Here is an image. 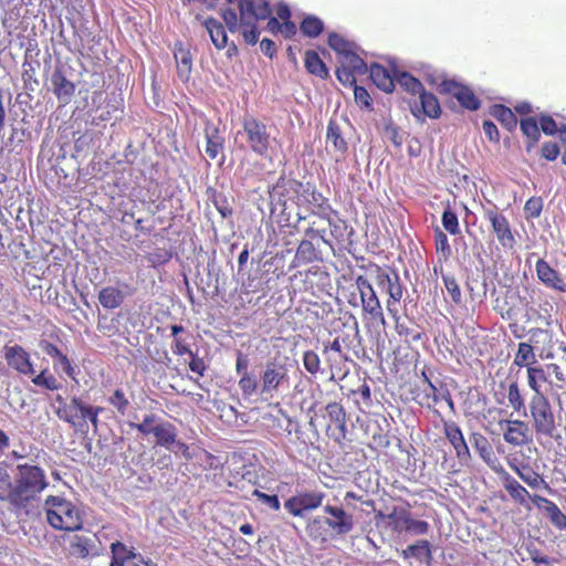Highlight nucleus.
<instances>
[{"label": "nucleus", "instance_id": "obj_1", "mask_svg": "<svg viewBox=\"0 0 566 566\" xmlns=\"http://www.w3.org/2000/svg\"><path fill=\"white\" fill-rule=\"evenodd\" d=\"M10 465L0 462V502L17 510H25L38 501L40 494L49 486L45 470L32 463L15 465L11 474Z\"/></svg>", "mask_w": 566, "mask_h": 566}, {"label": "nucleus", "instance_id": "obj_2", "mask_svg": "<svg viewBox=\"0 0 566 566\" xmlns=\"http://www.w3.org/2000/svg\"><path fill=\"white\" fill-rule=\"evenodd\" d=\"M402 91L418 96L419 98L408 102L411 115L420 123L426 119H438L441 116V106L436 95L427 91L420 80L416 78L411 73L398 72L396 73V82Z\"/></svg>", "mask_w": 566, "mask_h": 566}, {"label": "nucleus", "instance_id": "obj_3", "mask_svg": "<svg viewBox=\"0 0 566 566\" xmlns=\"http://www.w3.org/2000/svg\"><path fill=\"white\" fill-rule=\"evenodd\" d=\"M44 512L49 526L57 531L77 532L82 530L83 511L64 496H45Z\"/></svg>", "mask_w": 566, "mask_h": 566}, {"label": "nucleus", "instance_id": "obj_4", "mask_svg": "<svg viewBox=\"0 0 566 566\" xmlns=\"http://www.w3.org/2000/svg\"><path fill=\"white\" fill-rule=\"evenodd\" d=\"M323 513H325V517L316 516L308 524L312 538L326 541V531L322 530L323 525L327 526L334 536H345L354 531V516L343 507L326 504L323 506Z\"/></svg>", "mask_w": 566, "mask_h": 566}, {"label": "nucleus", "instance_id": "obj_5", "mask_svg": "<svg viewBox=\"0 0 566 566\" xmlns=\"http://www.w3.org/2000/svg\"><path fill=\"white\" fill-rule=\"evenodd\" d=\"M229 3H238L239 15H241L242 40L248 45H254L260 39L258 22L272 14L269 1L266 0H227Z\"/></svg>", "mask_w": 566, "mask_h": 566}, {"label": "nucleus", "instance_id": "obj_6", "mask_svg": "<svg viewBox=\"0 0 566 566\" xmlns=\"http://www.w3.org/2000/svg\"><path fill=\"white\" fill-rule=\"evenodd\" d=\"M531 412L532 429L537 439H553L556 432V417L549 400L544 395H534L528 402Z\"/></svg>", "mask_w": 566, "mask_h": 566}, {"label": "nucleus", "instance_id": "obj_7", "mask_svg": "<svg viewBox=\"0 0 566 566\" xmlns=\"http://www.w3.org/2000/svg\"><path fill=\"white\" fill-rule=\"evenodd\" d=\"M410 507L409 503L405 502V506H395L388 514L378 511L375 514V518H387L389 521V528L397 534L426 535L429 532V523L423 520L413 518L411 511H409Z\"/></svg>", "mask_w": 566, "mask_h": 566}, {"label": "nucleus", "instance_id": "obj_8", "mask_svg": "<svg viewBox=\"0 0 566 566\" xmlns=\"http://www.w3.org/2000/svg\"><path fill=\"white\" fill-rule=\"evenodd\" d=\"M374 279L375 285L387 293V312L396 314L394 307L402 298V285L399 282V274L389 266H379L377 263H370L366 266Z\"/></svg>", "mask_w": 566, "mask_h": 566}, {"label": "nucleus", "instance_id": "obj_9", "mask_svg": "<svg viewBox=\"0 0 566 566\" xmlns=\"http://www.w3.org/2000/svg\"><path fill=\"white\" fill-rule=\"evenodd\" d=\"M317 190V188L310 184L303 182L294 178L280 177L269 190V198H271L272 211L279 207L281 213L287 208V202H292L305 195V191Z\"/></svg>", "mask_w": 566, "mask_h": 566}, {"label": "nucleus", "instance_id": "obj_10", "mask_svg": "<svg viewBox=\"0 0 566 566\" xmlns=\"http://www.w3.org/2000/svg\"><path fill=\"white\" fill-rule=\"evenodd\" d=\"M220 15L221 20H223V23L214 18H206L205 20L206 31H208V34H210L211 43H213L217 50L227 48V31L230 33L242 31L239 11L226 8L221 10Z\"/></svg>", "mask_w": 566, "mask_h": 566}, {"label": "nucleus", "instance_id": "obj_11", "mask_svg": "<svg viewBox=\"0 0 566 566\" xmlns=\"http://www.w3.org/2000/svg\"><path fill=\"white\" fill-rule=\"evenodd\" d=\"M247 137V145L250 151L259 157H268L272 138L269 128L264 123L252 115L242 117V130L239 132Z\"/></svg>", "mask_w": 566, "mask_h": 566}, {"label": "nucleus", "instance_id": "obj_12", "mask_svg": "<svg viewBox=\"0 0 566 566\" xmlns=\"http://www.w3.org/2000/svg\"><path fill=\"white\" fill-rule=\"evenodd\" d=\"M356 291L359 293L358 307H361L363 319L370 324L385 325L384 311L371 283L364 275L356 276Z\"/></svg>", "mask_w": 566, "mask_h": 566}, {"label": "nucleus", "instance_id": "obj_13", "mask_svg": "<svg viewBox=\"0 0 566 566\" xmlns=\"http://www.w3.org/2000/svg\"><path fill=\"white\" fill-rule=\"evenodd\" d=\"M57 407L54 409V413H56L57 419L70 424L76 426L78 423V417H86L94 413H102L103 407H97L93 405H88L80 397H72L70 401H66L64 397L57 395L56 398Z\"/></svg>", "mask_w": 566, "mask_h": 566}, {"label": "nucleus", "instance_id": "obj_14", "mask_svg": "<svg viewBox=\"0 0 566 566\" xmlns=\"http://www.w3.org/2000/svg\"><path fill=\"white\" fill-rule=\"evenodd\" d=\"M298 207L307 211V216L298 213V221L306 220L307 217H317L322 220H329V217H336V210L331 206L329 199L326 198L318 190L305 191V195L301 198L292 201Z\"/></svg>", "mask_w": 566, "mask_h": 566}, {"label": "nucleus", "instance_id": "obj_15", "mask_svg": "<svg viewBox=\"0 0 566 566\" xmlns=\"http://www.w3.org/2000/svg\"><path fill=\"white\" fill-rule=\"evenodd\" d=\"M483 217L492 229L495 239H497L499 245L504 250H512L516 245V239L514 238V231L511 229V223L507 217L495 206L493 208L483 209Z\"/></svg>", "mask_w": 566, "mask_h": 566}, {"label": "nucleus", "instance_id": "obj_16", "mask_svg": "<svg viewBox=\"0 0 566 566\" xmlns=\"http://www.w3.org/2000/svg\"><path fill=\"white\" fill-rule=\"evenodd\" d=\"M103 552V545L95 533L85 531L70 537L69 554L78 559L96 557Z\"/></svg>", "mask_w": 566, "mask_h": 566}, {"label": "nucleus", "instance_id": "obj_17", "mask_svg": "<svg viewBox=\"0 0 566 566\" xmlns=\"http://www.w3.org/2000/svg\"><path fill=\"white\" fill-rule=\"evenodd\" d=\"M326 495L322 491H305L284 501V510L293 517H304L306 513L321 507Z\"/></svg>", "mask_w": 566, "mask_h": 566}, {"label": "nucleus", "instance_id": "obj_18", "mask_svg": "<svg viewBox=\"0 0 566 566\" xmlns=\"http://www.w3.org/2000/svg\"><path fill=\"white\" fill-rule=\"evenodd\" d=\"M499 427L502 429V439L512 448H522L533 441V434L535 433L532 432L533 428L522 420H501Z\"/></svg>", "mask_w": 566, "mask_h": 566}, {"label": "nucleus", "instance_id": "obj_19", "mask_svg": "<svg viewBox=\"0 0 566 566\" xmlns=\"http://www.w3.org/2000/svg\"><path fill=\"white\" fill-rule=\"evenodd\" d=\"M440 94L451 96L459 102L462 108L475 112L481 107V101L474 94V91L463 83L454 80H443L440 83Z\"/></svg>", "mask_w": 566, "mask_h": 566}, {"label": "nucleus", "instance_id": "obj_20", "mask_svg": "<svg viewBox=\"0 0 566 566\" xmlns=\"http://www.w3.org/2000/svg\"><path fill=\"white\" fill-rule=\"evenodd\" d=\"M326 434L336 443L342 444L346 438V415L342 403L334 401L328 402L325 407Z\"/></svg>", "mask_w": 566, "mask_h": 566}, {"label": "nucleus", "instance_id": "obj_21", "mask_svg": "<svg viewBox=\"0 0 566 566\" xmlns=\"http://www.w3.org/2000/svg\"><path fill=\"white\" fill-rule=\"evenodd\" d=\"M3 359L9 368L20 375L32 376L34 374L31 357L24 347L18 344L3 346Z\"/></svg>", "mask_w": 566, "mask_h": 566}, {"label": "nucleus", "instance_id": "obj_22", "mask_svg": "<svg viewBox=\"0 0 566 566\" xmlns=\"http://www.w3.org/2000/svg\"><path fill=\"white\" fill-rule=\"evenodd\" d=\"M235 374H238V387L244 398H250L258 389V377L249 369V358L242 352L235 354Z\"/></svg>", "mask_w": 566, "mask_h": 566}, {"label": "nucleus", "instance_id": "obj_23", "mask_svg": "<svg viewBox=\"0 0 566 566\" xmlns=\"http://www.w3.org/2000/svg\"><path fill=\"white\" fill-rule=\"evenodd\" d=\"M443 434L455 451L459 462L467 465L470 461L469 447L463 438L462 430L453 420L443 421Z\"/></svg>", "mask_w": 566, "mask_h": 566}, {"label": "nucleus", "instance_id": "obj_24", "mask_svg": "<svg viewBox=\"0 0 566 566\" xmlns=\"http://www.w3.org/2000/svg\"><path fill=\"white\" fill-rule=\"evenodd\" d=\"M422 379H424L426 389L417 394L413 400H416L419 406L427 408H431L442 400L449 405L450 410H453V399H451L450 391H448V389L442 391L438 390L424 371H422Z\"/></svg>", "mask_w": 566, "mask_h": 566}, {"label": "nucleus", "instance_id": "obj_25", "mask_svg": "<svg viewBox=\"0 0 566 566\" xmlns=\"http://www.w3.org/2000/svg\"><path fill=\"white\" fill-rule=\"evenodd\" d=\"M285 382H287V369L284 365L269 361L260 376L262 394L275 392Z\"/></svg>", "mask_w": 566, "mask_h": 566}, {"label": "nucleus", "instance_id": "obj_26", "mask_svg": "<svg viewBox=\"0 0 566 566\" xmlns=\"http://www.w3.org/2000/svg\"><path fill=\"white\" fill-rule=\"evenodd\" d=\"M535 274H537V279H539V282L546 285V287L560 293L566 292V282L559 276V273H557L555 269L551 268L549 263L544 261V259H539L535 262Z\"/></svg>", "mask_w": 566, "mask_h": 566}, {"label": "nucleus", "instance_id": "obj_27", "mask_svg": "<svg viewBox=\"0 0 566 566\" xmlns=\"http://www.w3.org/2000/svg\"><path fill=\"white\" fill-rule=\"evenodd\" d=\"M51 85H53V94L56 96L57 102H60L61 105L70 104L76 86L66 78L62 69L56 67L53 74H51Z\"/></svg>", "mask_w": 566, "mask_h": 566}, {"label": "nucleus", "instance_id": "obj_28", "mask_svg": "<svg viewBox=\"0 0 566 566\" xmlns=\"http://www.w3.org/2000/svg\"><path fill=\"white\" fill-rule=\"evenodd\" d=\"M497 472L501 474L502 488L506 490L511 500L522 507H530L527 506V499L533 495L530 494V492L526 491V489L523 488V485L505 470L501 469L497 470Z\"/></svg>", "mask_w": 566, "mask_h": 566}, {"label": "nucleus", "instance_id": "obj_29", "mask_svg": "<svg viewBox=\"0 0 566 566\" xmlns=\"http://www.w3.org/2000/svg\"><path fill=\"white\" fill-rule=\"evenodd\" d=\"M39 346L45 355L53 358L54 369L61 368V371L66 377L74 379V367L66 354L62 353L56 345L46 339L40 340Z\"/></svg>", "mask_w": 566, "mask_h": 566}, {"label": "nucleus", "instance_id": "obj_30", "mask_svg": "<svg viewBox=\"0 0 566 566\" xmlns=\"http://www.w3.org/2000/svg\"><path fill=\"white\" fill-rule=\"evenodd\" d=\"M507 465H510L511 471L515 472L526 486L531 489L549 490V485L545 482L541 473L534 471L528 464H518L513 460L507 462Z\"/></svg>", "mask_w": 566, "mask_h": 566}, {"label": "nucleus", "instance_id": "obj_31", "mask_svg": "<svg viewBox=\"0 0 566 566\" xmlns=\"http://www.w3.org/2000/svg\"><path fill=\"white\" fill-rule=\"evenodd\" d=\"M332 147L335 154V160L337 163L345 159L346 155V142L342 136V129L334 119H329L328 126H326V148Z\"/></svg>", "mask_w": 566, "mask_h": 566}, {"label": "nucleus", "instance_id": "obj_32", "mask_svg": "<svg viewBox=\"0 0 566 566\" xmlns=\"http://www.w3.org/2000/svg\"><path fill=\"white\" fill-rule=\"evenodd\" d=\"M205 137L206 155H208L211 160H214L222 153V145H224V139L222 138L221 132L214 124H212L211 120L206 122Z\"/></svg>", "mask_w": 566, "mask_h": 566}, {"label": "nucleus", "instance_id": "obj_33", "mask_svg": "<svg viewBox=\"0 0 566 566\" xmlns=\"http://www.w3.org/2000/svg\"><path fill=\"white\" fill-rule=\"evenodd\" d=\"M366 73H370V80L378 90H381L387 94H391L394 92V88L396 87V85H394L396 82V74H390V72H388V70L381 64L371 63L370 70Z\"/></svg>", "mask_w": 566, "mask_h": 566}, {"label": "nucleus", "instance_id": "obj_34", "mask_svg": "<svg viewBox=\"0 0 566 566\" xmlns=\"http://www.w3.org/2000/svg\"><path fill=\"white\" fill-rule=\"evenodd\" d=\"M172 56H175V62H177L178 78L187 83L191 73V54L189 50L178 41L175 43V48H172Z\"/></svg>", "mask_w": 566, "mask_h": 566}, {"label": "nucleus", "instance_id": "obj_35", "mask_svg": "<svg viewBox=\"0 0 566 566\" xmlns=\"http://www.w3.org/2000/svg\"><path fill=\"white\" fill-rule=\"evenodd\" d=\"M125 300V294L117 286H105L97 292V302L106 311L118 308Z\"/></svg>", "mask_w": 566, "mask_h": 566}, {"label": "nucleus", "instance_id": "obj_36", "mask_svg": "<svg viewBox=\"0 0 566 566\" xmlns=\"http://www.w3.org/2000/svg\"><path fill=\"white\" fill-rule=\"evenodd\" d=\"M171 353L175 356H184V355H192L195 354L189 347L188 339L189 334L188 331L185 329L181 325H171Z\"/></svg>", "mask_w": 566, "mask_h": 566}, {"label": "nucleus", "instance_id": "obj_37", "mask_svg": "<svg viewBox=\"0 0 566 566\" xmlns=\"http://www.w3.org/2000/svg\"><path fill=\"white\" fill-rule=\"evenodd\" d=\"M304 66L307 73L316 76L319 80H326L329 76L326 64L321 60L317 52L313 50L305 51Z\"/></svg>", "mask_w": 566, "mask_h": 566}, {"label": "nucleus", "instance_id": "obj_38", "mask_svg": "<svg viewBox=\"0 0 566 566\" xmlns=\"http://www.w3.org/2000/svg\"><path fill=\"white\" fill-rule=\"evenodd\" d=\"M150 434L156 438V443L159 447L168 448L179 441L176 440V427L170 422H160L156 424V431H150Z\"/></svg>", "mask_w": 566, "mask_h": 566}, {"label": "nucleus", "instance_id": "obj_39", "mask_svg": "<svg viewBox=\"0 0 566 566\" xmlns=\"http://www.w3.org/2000/svg\"><path fill=\"white\" fill-rule=\"evenodd\" d=\"M469 441L473 444L474 450H476L478 455L485 461L486 464L491 465L495 461V454H493V449L491 448L490 441L480 432H473L469 436Z\"/></svg>", "mask_w": 566, "mask_h": 566}, {"label": "nucleus", "instance_id": "obj_40", "mask_svg": "<svg viewBox=\"0 0 566 566\" xmlns=\"http://www.w3.org/2000/svg\"><path fill=\"white\" fill-rule=\"evenodd\" d=\"M401 557L405 560H409L411 558H416L417 560L421 559H431L432 552L430 551V543L427 539H419L416 544H411L407 546V548L401 551Z\"/></svg>", "mask_w": 566, "mask_h": 566}, {"label": "nucleus", "instance_id": "obj_41", "mask_svg": "<svg viewBox=\"0 0 566 566\" xmlns=\"http://www.w3.org/2000/svg\"><path fill=\"white\" fill-rule=\"evenodd\" d=\"M490 115L494 116L495 120L501 123L502 127L512 132L516 128L517 119L514 112L503 104H495L490 108Z\"/></svg>", "mask_w": 566, "mask_h": 566}, {"label": "nucleus", "instance_id": "obj_42", "mask_svg": "<svg viewBox=\"0 0 566 566\" xmlns=\"http://www.w3.org/2000/svg\"><path fill=\"white\" fill-rule=\"evenodd\" d=\"M112 560L111 566H124L125 563L136 557V554L128 549L120 541H115L111 545Z\"/></svg>", "mask_w": 566, "mask_h": 566}, {"label": "nucleus", "instance_id": "obj_43", "mask_svg": "<svg viewBox=\"0 0 566 566\" xmlns=\"http://www.w3.org/2000/svg\"><path fill=\"white\" fill-rule=\"evenodd\" d=\"M32 384L35 387L44 388L49 391H56L61 389V382H59L57 378L54 374L50 373L48 368L40 370L38 375H32Z\"/></svg>", "mask_w": 566, "mask_h": 566}, {"label": "nucleus", "instance_id": "obj_44", "mask_svg": "<svg viewBox=\"0 0 566 566\" xmlns=\"http://www.w3.org/2000/svg\"><path fill=\"white\" fill-rule=\"evenodd\" d=\"M520 130H522L523 136L528 138V146L526 149L533 147L538 138H541V128L536 125V120L533 117H523L520 120Z\"/></svg>", "mask_w": 566, "mask_h": 566}, {"label": "nucleus", "instance_id": "obj_45", "mask_svg": "<svg viewBox=\"0 0 566 566\" xmlns=\"http://www.w3.org/2000/svg\"><path fill=\"white\" fill-rule=\"evenodd\" d=\"M324 31V23L317 15H305L301 22V32L308 39H315Z\"/></svg>", "mask_w": 566, "mask_h": 566}, {"label": "nucleus", "instance_id": "obj_46", "mask_svg": "<svg viewBox=\"0 0 566 566\" xmlns=\"http://www.w3.org/2000/svg\"><path fill=\"white\" fill-rule=\"evenodd\" d=\"M526 368V382L531 387L534 395H544L541 392V385L547 381V376L542 367H525Z\"/></svg>", "mask_w": 566, "mask_h": 566}, {"label": "nucleus", "instance_id": "obj_47", "mask_svg": "<svg viewBox=\"0 0 566 566\" xmlns=\"http://www.w3.org/2000/svg\"><path fill=\"white\" fill-rule=\"evenodd\" d=\"M513 364L518 368L532 367L533 364H535V353L533 352L532 345L525 342L520 343Z\"/></svg>", "mask_w": 566, "mask_h": 566}, {"label": "nucleus", "instance_id": "obj_48", "mask_svg": "<svg viewBox=\"0 0 566 566\" xmlns=\"http://www.w3.org/2000/svg\"><path fill=\"white\" fill-rule=\"evenodd\" d=\"M506 398H507V407L515 412H521L524 410V399L521 396L520 386L516 380L507 384L506 387Z\"/></svg>", "mask_w": 566, "mask_h": 566}, {"label": "nucleus", "instance_id": "obj_49", "mask_svg": "<svg viewBox=\"0 0 566 566\" xmlns=\"http://www.w3.org/2000/svg\"><path fill=\"white\" fill-rule=\"evenodd\" d=\"M338 69H350L358 72L359 75L366 74L369 70L366 62L356 53L340 54V66Z\"/></svg>", "mask_w": 566, "mask_h": 566}, {"label": "nucleus", "instance_id": "obj_50", "mask_svg": "<svg viewBox=\"0 0 566 566\" xmlns=\"http://www.w3.org/2000/svg\"><path fill=\"white\" fill-rule=\"evenodd\" d=\"M335 216H329V220H325L329 226V234L334 237L337 243L342 244L345 242L346 238L350 235L352 229L346 226L345 221L340 219H334Z\"/></svg>", "mask_w": 566, "mask_h": 566}, {"label": "nucleus", "instance_id": "obj_51", "mask_svg": "<svg viewBox=\"0 0 566 566\" xmlns=\"http://www.w3.org/2000/svg\"><path fill=\"white\" fill-rule=\"evenodd\" d=\"M328 46L334 50L338 55L340 54H353L354 52V43L345 40L342 35L337 33H329L328 35Z\"/></svg>", "mask_w": 566, "mask_h": 566}, {"label": "nucleus", "instance_id": "obj_52", "mask_svg": "<svg viewBox=\"0 0 566 566\" xmlns=\"http://www.w3.org/2000/svg\"><path fill=\"white\" fill-rule=\"evenodd\" d=\"M315 260V248L312 242L307 240L301 241V244L296 247L295 263L296 265L307 264Z\"/></svg>", "mask_w": 566, "mask_h": 566}, {"label": "nucleus", "instance_id": "obj_53", "mask_svg": "<svg viewBox=\"0 0 566 566\" xmlns=\"http://www.w3.org/2000/svg\"><path fill=\"white\" fill-rule=\"evenodd\" d=\"M145 259H147L151 268L158 269L167 264L170 261V259H172V253L166 248H157L148 252Z\"/></svg>", "mask_w": 566, "mask_h": 566}, {"label": "nucleus", "instance_id": "obj_54", "mask_svg": "<svg viewBox=\"0 0 566 566\" xmlns=\"http://www.w3.org/2000/svg\"><path fill=\"white\" fill-rule=\"evenodd\" d=\"M434 248L436 253L440 255V260L447 261L451 256V248L448 242V237H446L444 232L441 229L434 230Z\"/></svg>", "mask_w": 566, "mask_h": 566}, {"label": "nucleus", "instance_id": "obj_55", "mask_svg": "<svg viewBox=\"0 0 566 566\" xmlns=\"http://www.w3.org/2000/svg\"><path fill=\"white\" fill-rule=\"evenodd\" d=\"M106 400H108V403L117 410L118 415L124 416L127 412L128 399L123 389H115L114 392H112V396Z\"/></svg>", "mask_w": 566, "mask_h": 566}, {"label": "nucleus", "instance_id": "obj_56", "mask_svg": "<svg viewBox=\"0 0 566 566\" xmlns=\"http://www.w3.org/2000/svg\"><path fill=\"white\" fill-rule=\"evenodd\" d=\"M441 224H443L444 231L449 232L450 235H458L460 233L457 214L450 208H447L443 214H441Z\"/></svg>", "mask_w": 566, "mask_h": 566}, {"label": "nucleus", "instance_id": "obj_57", "mask_svg": "<svg viewBox=\"0 0 566 566\" xmlns=\"http://www.w3.org/2000/svg\"><path fill=\"white\" fill-rule=\"evenodd\" d=\"M441 280H443L444 289H447V292H449L452 302L460 304L462 301V293L460 292V286H458L457 280L450 274H443Z\"/></svg>", "mask_w": 566, "mask_h": 566}, {"label": "nucleus", "instance_id": "obj_58", "mask_svg": "<svg viewBox=\"0 0 566 566\" xmlns=\"http://www.w3.org/2000/svg\"><path fill=\"white\" fill-rule=\"evenodd\" d=\"M523 212H525V218L536 219L541 217L542 212V198L541 197H531L525 201V206H523Z\"/></svg>", "mask_w": 566, "mask_h": 566}, {"label": "nucleus", "instance_id": "obj_59", "mask_svg": "<svg viewBox=\"0 0 566 566\" xmlns=\"http://www.w3.org/2000/svg\"><path fill=\"white\" fill-rule=\"evenodd\" d=\"M155 421H157V416L154 413H147L144 416V420L140 423H130V428L135 429L139 432V434L146 437L150 431H155Z\"/></svg>", "mask_w": 566, "mask_h": 566}, {"label": "nucleus", "instance_id": "obj_60", "mask_svg": "<svg viewBox=\"0 0 566 566\" xmlns=\"http://www.w3.org/2000/svg\"><path fill=\"white\" fill-rule=\"evenodd\" d=\"M302 361H304L305 371L311 375H316L318 369H321V359L318 358V355L313 350L304 352Z\"/></svg>", "mask_w": 566, "mask_h": 566}, {"label": "nucleus", "instance_id": "obj_61", "mask_svg": "<svg viewBox=\"0 0 566 566\" xmlns=\"http://www.w3.org/2000/svg\"><path fill=\"white\" fill-rule=\"evenodd\" d=\"M354 102L358 104L359 107L365 109H371V96L366 91L365 87L359 85H354Z\"/></svg>", "mask_w": 566, "mask_h": 566}, {"label": "nucleus", "instance_id": "obj_62", "mask_svg": "<svg viewBox=\"0 0 566 566\" xmlns=\"http://www.w3.org/2000/svg\"><path fill=\"white\" fill-rule=\"evenodd\" d=\"M253 496L259 500L260 503L268 506L269 509L279 512L281 510V502L276 495H268L258 489H254Z\"/></svg>", "mask_w": 566, "mask_h": 566}, {"label": "nucleus", "instance_id": "obj_63", "mask_svg": "<svg viewBox=\"0 0 566 566\" xmlns=\"http://www.w3.org/2000/svg\"><path fill=\"white\" fill-rule=\"evenodd\" d=\"M548 515L549 523L559 531L566 530V515L559 509L544 511Z\"/></svg>", "mask_w": 566, "mask_h": 566}, {"label": "nucleus", "instance_id": "obj_64", "mask_svg": "<svg viewBox=\"0 0 566 566\" xmlns=\"http://www.w3.org/2000/svg\"><path fill=\"white\" fill-rule=\"evenodd\" d=\"M337 80L344 86H357L355 84V76L358 75L355 70L337 67Z\"/></svg>", "mask_w": 566, "mask_h": 566}]
</instances>
